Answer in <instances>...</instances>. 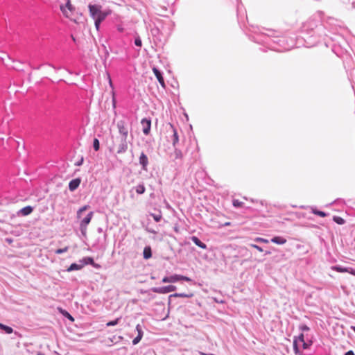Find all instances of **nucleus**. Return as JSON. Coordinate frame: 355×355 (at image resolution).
I'll use <instances>...</instances> for the list:
<instances>
[{
  "mask_svg": "<svg viewBox=\"0 0 355 355\" xmlns=\"http://www.w3.org/2000/svg\"><path fill=\"white\" fill-rule=\"evenodd\" d=\"M131 144L132 141L130 139L116 135L112 138V142L109 147V150L116 154H123L128 150V146Z\"/></svg>",
  "mask_w": 355,
  "mask_h": 355,
  "instance_id": "1",
  "label": "nucleus"
},
{
  "mask_svg": "<svg viewBox=\"0 0 355 355\" xmlns=\"http://www.w3.org/2000/svg\"><path fill=\"white\" fill-rule=\"evenodd\" d=\"M89 208V205H85V206L80 207L77 211V218L78 219H80V230L84 236H86V235H87V225L91 222V220L93 218V216H94V212L90 211L89 213L87 214V215L86 216H85L83 218L82 217L83 213L85 211H86L87 209H88Z\"/></svg>",
  "mask_w": 355,
  "mask_h": 355,
  "instance_id": "2",
  "label": "nucleus"
},
{
  "mask_svg": "<svg viewBox=\"0 0 355 355\" xmlns=\"http://www.w3.org/2000/svg\"><path fill=\"white\" fill-rule=\"evenodd\" d=\"M117 129L119 135L117 136L128 139L129 129L124 121H119L117 123Z\"/></svg>",
  "mask_w": 355,
  "mask_h": 355,
  "instance_id": "3",
  "label": "nucleus"
},
{
  "mask_svg": "<svg viewBox=\"0 0 355 355\" xmlns=\"http://www.w3.org/2000/svg\"><path fill=\"white\" fill-rule=\"evenodd\" d=\"M180 280L191 282V279L188 277H186V276L175 274V275H173L169 277H164L162 279V282L163 283H174V282H178Z\"/></svg>",
  "mask_w": 355,
  "mask_h": 355,
  "instance_id": "4",
  "label": "nucleus"
},
{
  "mask_svg": "<svg viewBox=\"0 0 355 355\" xmlns=\"http://www.w3.org/2000/svg\"><path fill=\"white\" fill-rule=\"evenodd\" d=\"M60 10L66 17L71 18V13L74 10V7L71 4V1L67 0L64 6L63 5L60 6Z\"/></svg>",
  "mask_w": 355,
  "mask_h": 355,
  "instance_id": "5",
  "label": "nucleus"
},
{
  "mask_svg": "<svg viewBox=\"0 0 355 355\" xmlns=\"http://www.w3.org/2000/svg\"><path fill=\"white\" fill-rule=\"evenodd\" d=\"M176 290V286L173 285H169L167 286L160 287V288H153L152 291L154 293H159V294H165L170 292H173Z\"/></svg>",
  "mask_w": 355,
  "mask_h": 355,
  "instance_id": "6",
  "label": "nucleus"
},
{
  "mask_svg": "<svg viewBox=\"0 0 355 355\" xmlns=\"http://www.w3.org/2000/svg\"><path fill=\"white\" fill-rule=\"evenodd\" d=\"M141 123L143 127V132L144 135H148L150 130L151 127V121L148 119H143L141 121Z\"/></svg>",
  "mask_w": 355,
  "mask_h": 355,
  "instance_id": "7",
  "label": "nucleus"
},
{
  "mask_svg": "<svg viewBox=\"0 0 355 355\" xmlns=\"http://www.w3.org/2000/svg\"><path fill=\"white\" fill-rule=\"evenodd\" d=\"M153 71L154 73V74L155 75L157 80L159 81V84L161 85V86L164 88L166 87V85H165V82H164V78L161 73V72L155 67H153Z\"/></svg>",
  "mask_w": 355,
  "mask_h": 355,
  "instance_id": "8",
  "label": "nucleus"
},
{
  "mask_svg": "<svg viewBox=\"0 0 355 355\" xmlns=\"http://www.w3.org/2000/svg\"><path fill=\"white\" fill-rule=\"evenodd\" d=\"M101 6L96 5H89V12L93 19H96L98 12H101Z\"/></svg>",
  "mask_w": 355,
  "mask_h": 355,
  "instance_id": "9",
  "label": "nucleus"
},
{
  "mask_svg": "<svg viewBox=\"0 0 355 355\" xmlns=\"http://www.w3.org/2000/svg\"><path fill=\"white\" fill-rule=\"evenodd\" d=\"M80 178H76L70 181L69 184V189L70 191H73L76 190L80 184Z\"/></svg>",
  "mask_w": 355,
  "mask_h": 355,
  "instance_id": "10",
  "label": "nucleus"
},
{
  "mask_svg": "<svg viewBox=\"0 0 355 355\" xmlns=\"http://www.w3.org/2000/svg\"><path fill=\"white\" fill-rule=\"evenodd\" d=\"M139 163L142 165L143 169L146 170L147 165L148 164V160L147 156L141 153L139 157Z\"/></svg>",
  "mask_w": 355,
  "mask_h": 355,
  "instance_id": "11",
  "label": "nucleus"
},
{
  "mask_svg": "<svg viewBox=\"0 0 355 355\" xmlns=\"http://www.w3.org/2000/svg\"><path fill=\"white\" fill-rule=\"evenodd\" d=\"M169 127H170V129L171 130V132H173V136H172L173 145L175 146V144L178 142V140H179L178 132H177V130L174 128V127L171 124L169 125Z\"/></svg>",
  "mask_w": 355,
  "mask_h": 355,
  "instance_id": "12",
  "label": "nucleus"
},
{
  "mask_svg": "<svg viewBox=\"0 0 355 355\" xmlns=\"http://www.w3.org/2000/svg\"><path fill=\"white\" fill-rule=\"evenodd\" d=\"M191 241L199 248L202 249H206L207 245L204 243H202L197 236H192L191 238Z\"/></svg>",
  "mask_w": 355,
  "mask_h": 355,
  "instance_id": "13",
  "label": "nucleus"
},
{
  "mask_svg": "<svg viewBox=\"0 0 355 355\" xmlns=\"http://www.w3.org/2000/svg\"><path fill=\"white\" fill-rule=\"evenodd\" d=\"M33 207L31 206H26L19 210V214L24 216H28L33 212Z\"/></svg>",
  "mask_w": 355,
  "mask_h": 355,
  "instance_id": "14",
  "label": "nucleus"
},
{
  "mask_svg": "<svg viewBox=\"0 0 355 355\" xmlns=\"http://www.w3.org/2000/svg\"><path fill=\"white\" fill-rule=\"evenodd\" d=\"M271 241L274 243L283 245L286 243V239L282 236H275L271 239Z\"/></svg>",
  "mask_w": 355,
  "mask_h": 355,
  "instance_id": "15",
  "label": "nucleus"
},
{
  "mask_svg": "<svg viewBox=\"0 0 355 355\" xmlns=\"http://www.w3.org/2000/svg\"><path fill=\"white\" fill-rule=\"evenodd\" d=\"M193 296V293L190 292L189 293H175V294H173V295H171L170 297H187V298H190V297H192Z\"/></svg>",
  "mask_w": 355,
  "mask_h": 355,
  "instance_id": "16",
  "label": "nucleus"
},
{
  "mask_svg": "<svg viewBox=\"0 0 355 355\" xmlns=\"http://www.w3.org/2000/svg\"><path fill=\"white\" fill-rule=\"evenodd\" d=\"M152 256L151 249L150 247H146L144 250V257L146 259L150 258Z\"/></svg>",
  "mask_w": 355,
  "mask_h": 355,
  "instance_id": "17",
  "label": "nucleus"
},
{
  "mask_svg": "<svg viewBox=\"0 0 355 355\" xmlns=\"http://www.w3.org/2000/svg\"><path fill=\"white\" fill-rule=\"evenodd\" d=\"M0 328L1 329L4 330L5 332L8 334L12 333V331H13V329L11 327L4 325L1 323H0Z\"/></svg>",
  "mask_w": 355,
  "mask_h": 355,
  "instance_id": "18",
  "label": "nucleus"
},
{
  "mask_svg": "<svg viewBox=\"0 0 355 355\" xmlns=\"http://www.w3.org/2000/svg\"><path fill=\"white\" fill-rule=\"evenodd\" d=\"M107 14L108 13L102 12L101 10V12H98V14L97 17H96V19L100 20L101 21H103L107 17Z\"/></svg>",
  "mask_w": 355,
  "mask_h": 355,
  "instance_id": "19",
  "label": "nucleus"
},
{
  "mask_svg": "<svg viewBox=\"0 0 355 355\" xmlns=\"http://www.w3.org/2000/svg\"><path fill=\"white\" fill-rule=\"evenodd\" d=\"M82 266L76 263H72L67 269V271L78 270L81 269Z\"/></svg>",
  "mask_w": 355,
  "mask_h": 355,
  "instance_id": "20",
  "label": "nucleus"
},
{
  "mask_svg": "<svg viewBox=\"0 0 355 355\" xmlns=\"http://www.w3.org/2000/svg\"><path fill=\"white\" fill-rule=\"evenodd\" d=\"M332 270H336L339 272H349L348 269L346 268H342L340 266H334L331 268Z\"/></svg>",
  "mask_w": 355,
  "mask_h": 355,
  "instance_id": "21",
  "label": "nucleus"
},
{
  "mask_svg": "<svg viewBox=\"0 0 355 355\" xmlns=\"http://www.w3.org/2000/svg\"><path fill=\"white\" fill-rule=\"evenodd\" d=\"M333 220L338 225H343L345 223V220L340 216H334Z\"/></svg>",
  "mask_w": 355,
  "mask_h": 355,
  "instance_id": "22",
  "label": "nucleus"
},
{
  "mask_svg": "<svg viewBox=\"0 0 355 355\" xmlns=\"http://www.w3.org/2000/svg\"><path fill=\"white\" fill-rule=\"evenodd\" d=\"M145 187L142 184H139L136 187V192L139 194H142L145 192Z\"/></svg>",
  "mask_w": 355,
  "mask_h": 355,
  "instance_id": "23",
  "label": "nucleus"
},
{
  "mask_svg": "<svg viewBox=\"0 0 355 355\" xmlns=\"http://www.w3.org/2000/svg\"><path fill=\"white\" fill-rule=\"evenodd\" d=\"M233 205L235 207H243L244 205V203L237 199L233 200Z\"/></svg>",
  "mask_w": 355,
  "mask_h": 355,
  "instance_id": "24",
  "label": "nucleus"
},
{
  "mask_svg": "<svg viewBox=\"0 0 355 355\" xmlns=\"http://www.w3.org/2000/svg\"><path fill=\"white\" fill-rule=\"evenodd\" d=\"M312 212L314 214L318 215L321 217H325L327 216V214L324 212H323L322 211L317 210V209H313Z\"/></svg>",
  "mask_w": 355,
  "mask_h": 355,
  "instance_id": "25",
  "label": "nucleus"
},
{
  "mask_svg": "<svg viewBox=\"0 0 355 355\" xmlns=\"http://www.w3.org/2000/svg\"><path fill=\"white\" fill-rule=\"evenodd\" d=\"M93 146L96 151L99 150V141L98 139L95 138L93 141Z\"/></svg>",
  "mask_w": 355,
  "mask_h": 355,
  "instance_id": "26",
  "label": "nucleus"
},
{
  "mask_svg": "<svg viewBox=\"0 0 355 355\" xmlns=\"http://www.w3.org/2000/svg\"><path fill=\"white\" fill-rule=\"evenodd\" d=\"M151 216H153V219L156 221V222H159L161 220L162 218V216L161 214H151Z\"/></svg>",
  "mask_w": 355,
  "mask_h": 355,
  "instance_id": "27",
  "label": "nucleus"
},
{
  "mask_svg": "<svg viewBox=\"0 0 355 355\" xmlns=\"http://www.w3.org/2000/svg\"><path fill=\"white\" fill-rule=\"evenodd\" d=\"M120 318H116V320H112V321H110L108 322L106 325L107 327H110V326H114V325H116L119 323V321Z\"/></svg>",
  "mask_w": 355,
  "mask_h": 355,
  "instance_id": "28",
  "label": "nucleus"
},
{
  "mask_svg": "<svg viewBox=\"0 0 355 355\" xmlns=\"http://www.w3.org/2000/svg\"><path fill=\"white\" fill-rule=\"evenodd\" d=\"M175 159H182V153L181 150H180L175 149Z\"/></svg>",
  "mask_w": 355,
  "mask_h": 355,
  "instance_id": "29",
  "label": "nucleus"
},
{
  "mask_svg": "<svg viewBox=\"0 0 355 355\" xmlns=\"http://www.w3.org/2000/svg\"><path fill=\"white\" fill-rule=\"evenodd\" d=\"M136 330L138 332V335L143 337V331H142L141 326L140 324H138L136 326Z\"/></svg>",
  "mask_w": 355,
  "mask_h": 355,
  "instance_id": "30",
  "label": "nucleus"
},
{
  "mask_svg": "<svg viewBox=\"0 0 355 355\" xmlns=\"http://www.w3.org/2000/svg\"><path fill=\"white\" fill-rule=\"evenodd\" d=\"M68 249H69V248L67 246L64 248H62V249H58L55 250V253L58 254H62L63 252H67Z\"/></svg>",
  "mask_w": 355,
  "mask_h": 355,
  "instance_id": "31",
  "label": "nucleus"
},
{
  "mask_svg": "<svg viewBox=\"0 0 355 355\" xmlns=\"http://www.w3.org/2000/svg\"><path fill=\"white\" fill-rule=\"evenodd\" d=\"M142 337L137 335V337H135L133 340H132V344L133 345H137V343H139L140 342V340H141Z\"/></svg>",
  "mask_w": 355,
  "mask_h": 355,
  "instance_id": "32",
  "label": "nucleus"
},
{
  "mask_svg": "<svg viewBox=\"0 0 355 355\" xmlns=\"http://www.w3.org/2000/svg\"><path fill=\"white\" fill-rule=\"evenodd\" d=\"M142 337L137 335V337H135L133 340H132V344L133 345H137V343H139L140 342V340H141Z\"/></svg>",
  "mask_w": 355,
  "mask_h": 355,
  "instance_id": "33",
  "label": "nucleus"
},
{
  "mask_svg": "<svg viewBox=\"0 0 355 355\" xmlns=\"http://www.w3.org/2000/svg\"><path fill=\"white\" fill-rule=\"evenodd\" d=\"M135 44L136 46L141 47L142 45L141 40L139 37H137L135 40Z\"/></svg>",
  "mask_w": 355,
  "mask_h": 355,
  "instance_id": "34",
  "label": "nucleus"
},
{
  "mask_svg": "<svg viewBox=\"0 0 355 355\" xmlns=\"http://www.w3.org/2000/svg\"><path fill=\"white\" fill-rule=\"evenodd\" d=\"M254 241H257V242H261V243H268V240L265 239L263 238H261V237H257L254 239Z\"/></svg>",
  "mask_w": 355,
  "mask_h": 355,
  "instance_id": "35",
  "label": "nucleus"
},
{
  "mask_svg": "<svg viewBox=\"0 0 355 355\" xmlns=\"http://www.w3.org/2000/svg\"><path fill=\"white\" fill-rule=\"evenodd\" d=\"M250 246L254 249H256L257 250L259 251V252H263V249L257 245H255V244H250Z\"/></svg>",
  "mask_w": 355,
  "mask_h": 355,
  "instance_id": "36",
  "label": "nucleus"
},
{
  "mask_svg": "<svg viewBox=\"0 0 355 355\" xmlns=\"http://www.w3.org/2000/svg\"><path fill=\"white\" fill-rule=\"evenodd\" d=\"M293 348H294V350L295 351V352H297L298 350L297 339H294V340H293Z\"/></svg>",
  "mask_w": 355,
  "mask_h": 355,
  "instance_id": "37",
  "label": "nucleus"
},
{
  "mask_svg": "<svg viewBox=\"0 0 355 355\" xmlns=\"http://www.w3.org/2000/svg\"><path fill=\"white\" fill-rule=\"evenodd\" d=\"M297 340V341L299 340L300 342H302V343H304V334H301L297 338H296Z\"/></svg>",
  "mask_w": 355,
  "mask_h": 355,
  "instance_id": "38",
  "label": "nucleus"
},
{
  "mask_svg": "<svg viewBox=\"0 0 355 355\" xmlns=\"http://www.w3.org/2000/svg\"><path fill=\"white\" fill-rule=\"evenodd\" d=\"M95 20V26L97 30H98L99 28V26H100V24L101 23V21L97 19H94Z\"/></svg>",
  "mask_w": 355,
  "mask_h": 355,
  "instance_id": "39",
  "label": "nucleus"
},
{
  "mask_svg": "<svg viewBox=\"0 0 355 355\" xmlns=\"http://www.w3.org/2000/svg\"><path fill=\"white\" fill-rule=\"evenodd\" d=\"M303 343V348L304 349H307L311 345L312 342L310 341L309 343H307L305 341H304V343Z\"/></svg>",
  "mask_w": 355,
  "mask_h": 355,
  "instance_id": "40",
  "label": "nucleus"
},
{
  "mask_svg": "<svg viewBox=\"0 0 355 355\" xmlns=\"http://www.w3.org/2000/svg\"><path fill=\"white\" fill-rule=\"evenodd\" d=\"M300 329H301L302 331H309V327H307L306 325L304 324V325H302V326L300 327Z\"/></svg>",
  "mask_w": 355,
  "mask_h": 355,
  "instance_id": "41",
  "label": "nucleus"
},
{
  "mask_svg": "<svg viewBox=\"0 0 355 355\" xmlns=\"http://www.w3.org/2000/svg\"><path fill=\"white\" fill-rule=\"evenodd\" d=\"M107 79L109 80V84L112 87V80H111V78H110V76L109 73H107Z\"/></svg>",
  "mask_w": 355,
  "mask_h": 355,
  "instance_id": "42",
  "label": "nucleus"
},
{
  "mask_svg": "<svg viewBox=\"0 0 355 355\" xmlns=\"http://www.w3.org/2000/svg\"><path fill=\"white\" fill-rule=\"evenodd\" d=\"M345 355H355V354L353 351L349 350V351L347 352Z\"/></svg>",
  "mask_w": 355,
  "mask_h": 355,
  "instance_id": "43",
  "label": "nucleus"
},
{
  "mask_svg": "<svg viewBox=\"0 0 355 355\" xmlns=\"http://www.w3.org/2000/svg\"><path fill=\"white\" fill-rule=\"evenodd\" d=\"M199 354L200 355H214V354H206V353H204L202 352H199Z\"/></svg>",
  "mask_w": 355,
  "mask_h": 355,
  "instance_id": "44",
  "label": "nucleus"
},
{
  "mask_svg": "<svg viewBox=\"0 0 355 355\" xmlns=\"http://www.w3.org/2000/svg\"><path fill=\"white\" fill-rule=\"evenodd\" d=\"M67 315H68V318L71 320H73V318L71 316L70 314H69L68 313H67Z\"/></svg>",
  "mask_w": 355,
  "mask_h": 355,
  "instance_id": "45",
  "label": "nucleus"
},
{
  "mask_svg": "<svg viewBox=\"0 0 355 355\" xmlns=\"http://www.w3.org/2000/svg\"><path fill=\"white\" fill-rule=\"evenodd\" d=\"M118 30L120 31V32H122L123 31V28H118Z\"/></svg>",
  "mask_w": 355,
  "mask_h": 355,
  "instance_id": "46",
  "label": "nucleus"
},
{
  "mask_svg": "<svg viewBox=\"0 0 355 355\" xmlns=\"http://www.w3.org/2000/svg\"><path fill=\"white\" fill-rule=\"evenodd\" d=\"M351 328L355 332V327L352 326Z\"/></svg>",
  "mask_w": 355,
  "mask_h": 355,
  "instance_id": "47",
  "label": "nucleus"
}]
</instances>
